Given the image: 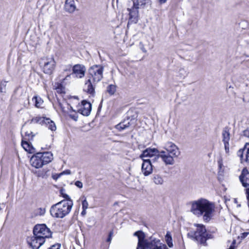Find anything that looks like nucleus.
I'll return each instance as SVG.
<instances>
[{"label":"nucleus","instance_id":"cd10ccee","mask_svg":"<svg viewBox=\"0 0 249 249\" xmlns=\"http://www.w3.org/2000/svg\"><path fill=\"white\" fill-rule=\"evenodd\" d=\"M145 0H134L133 1V6L139 9L140 6L145 4Z\"/></svg>","mask_w":249,"mask_h":249},{"label":"nucleus","instance_id":"7c9ffc66","mask_svg":"<svg viewBox=\"0 0 249 249\" xmlns=\"http://www.w3.org/2000/svg\"><path fill=\"white\" fill-rule=\"evenodd\" d=\"M33 100H35V106L37 107H40L43 103L42 100L41 99H38L36 97H34L33 98Z\"/></svg>","mask_w":249,"mask_h":249},{"label":"nucleus","instance_id":"c9c22d12","mask_svg":"<svg viewBox=\"0 0 249 249\" xmlns=\"http://www.w3.org/2000/svg\"><path fill=\"white\" fill-rule=\"evenodd\" d=\"M45 209L40 208L37 210V213L39 215H43L45 213Z\"/></svg>","mask_w":249,"mask_h":249},{"label":"nucleus","instance_id":"37998d69","mask_svg":"<svg viewBox=\"0 0 249 249\" xmlns=\"http://www.w3.org/2000/svg\"><path fill=\"white\" fill-rule=\"evenodd\" d=\"M243 135H244V136H245L247 137H249V129H247L243 131Z\"/></svg>","mask_w":249,"mask_h":249},{"label":"nucleus","instance_id":"de8ad7c7","mask_svg":"<svg viewBox=\"0 0 249 249\" xmlns=\"http://www.w3.org/2000/svg\"><path fill=\"white\" fill-rule=\"evenodd\" d=\"M86 210H87L83 209V211H82L81 213L82 216H84L86 214Z\"/></svg>","mask_w":249,"mask_h":249},{"label":"nucleus","instance_id":"f3484780","mask_svg":"<svg viewBox=\"0 0 249 249\" xmlns=\"http://www.w3.org/2000/svg\"><path fill=\"white\" fill-rule=\"evenodd\" d=\"M240 158L241 162H249V144L246 145L243 148L239 149L237 153Z\"/></svg>","mask_w":249,"mask_h":249},{"label":"nucleus","instance_id":"9d476101","mask_svg":"<svg viewBox=\"0 0 249 249\" xmlns=\"http://www.w3.org/2000/svg\"><path fill=\"white\" fill-rule=\"evenodd\" d=\"M136 120L135 118H127L115 125V128L121 131L127 129L130 127H134L135 126Z\"/></svg>","mask_w":249,"mask_h":249},{"label":"nucleus","instance_id":"e433bc0d","mask_svg":"<svg viewBox=\"0 0 249 249\" xmlns=\"http://www.w3.org/2000/svg\"><path fill=\"white\" fill-rule=\"evenodd\" d=\"M61 194L63 196V197L64 198H65V199H66V200H63V201H72L68 195L63 194L62 193H61Z\"/></svg>","mask_w":249,"mask_h":249},{"label":"nucleus","instance_id":"9b49d317","mask_svg":"<svg viewBox=\"0 0 249 249\" xmlns=\"http://www.w3.org/2000/svg\"><path fill=\"white\" fill-rule=\"evenodd\" d=\"M45 242V240L43 238L37 237L34 234L27 239V242L32 249H39Z\"/></svg>","mask_w":249,"mask_h":249},{"label":"nucleus","instance_id":"c756f323","mask_svg":"<svg viewBox=\"0 0 249 249\" xmlns=\"http://www.w3.org/2000/svg\"><path fill=\"white\" fill-rule=\"evenodd\" d=\"M34 173L38 177L44 178L46 176L47 171L42 170L34 172Z\"/></svg>","mask_w":249,"mask_h":249},{"label":"nucleus","instance_id":"bb28decb","mask_svg":"<svg viewBox=\"0 0 249 249\" xmlns=\"http://www.w3.org/2000/svg\"><path fill=\"white\" fill-rule=\"evenodd\" d=\"M165 241L170 248H172L173 246L172 242V238L169 231H167L165 236Z\"/></svg>","mask_w":249,"mask_h":249},{"label":"nucleus","instance_id":"f257e3e1","mask_svg":"<svg viewBox=\"0 0 249 249\" xmlns=\"http://www.w3.org/2000/svg\"><path fill=\"white\" fill-rule=\"evenodd\" d=\"M214 209V203L207 199L200 198L191 202L190 211L198 217L202 216L203 220L208 222L213 215Z\"/></svg>","mask_w":249,"mask_h":249},{"label":"nucleus","instance_id":"a878e982","mask_svg":"<svg viewBox=\"0 0 249 249\" xmlns=\"http://www.w3.org/2000/svg\"><path fill=\"white\" fill-rule=\"evenodd\" d=\"M154 182L157 185H161L164 182V180L161 176L159 175H154L153 177Z\"/></svg>","mask_w":249,"mask_h":249},{"label":"nucleus","instance_id":"a211bd4d","mask_svg":"<svg viewBox=\"0 0 249 249\" xmlns=\"http://www.w3.org/2000/svg\"><path fill=\"white\" fill-rule=\"evenodd\" d=\"M96 83V82H93L91 79L89 78L86 81L84 84L83 88L84 91L93 95L95 92L94 88Z\"/></svg>","mask_w":249,"mask_h":249},{"label":"nucleus","instance_id":"79ce46f5","mask_svg":"<svg viewBox=\"0 0 249 249\" xmlns=\"http://www.w3.org/2000/svg\"><path fill=\"white\" fill-rule=\"evenodd\" d=\"M71 172L70 170H66L65 171H64L63 172L61 173L59 176L60 177V176L62 175H64V174H67V175H70L71 174Z\"/></svg>","mask_w":249,"mask_h":249},{"label":"nucleus","instance_id":"f03ea898","mask_svg":"<svg viewBox=\"0 0 249 249\" xmlns=\"http://www.w3.org/2000/svg\"><path fill=\"white\" fill-rule=\"evenodd\" d=\"M164 150L160 152V156L166 165H173L174 158H178L180 155L178 147L173 142H168L164 144Z\"/></svg>","mask_w":249,"mask_h":249},{"label":"nucleus","instance_id":"b1692460","mask_svg":"<svg viewBox=\"0 0 249 249\" xmlns=\"http://www.w3.org/2000/svg\"><path fill=\"white\" fill-rule=\"evenodd\" d=\"M47 118L46 117H40V116H37L35 117L31 120V123H34V124H39L42 125H44L46 122V119H47Z\"/></svg>","mask_w":249,"mask_h":249},{"label":"nucleus","instance_id":"09e8293b","mask_svg":"<svg viewBox=\"0 0 249 249\" xmlns=\"http://www.w3.org/2000/svg\"><path fill=\"white\" fill-rule=\"evenodd\" d=\"M167 0H159V2L160 4L165 3Z\"/></svg>","mask_w":249,"mask_h":249},{"label":"nucleus","instance_id":"6e6552de","mask_svg":"<svg viewBox=\"0 0 249 249\" xmlns=\"http://www.w3.org/2000/svg\"><path fill=\"white\" fill-rule=\"evenodd\" d=\"M39 64L44 73L51 74L54 70L55 61L53 56L43 57L40 59Z\"/></svg>","mask_w":249,"mask_h":249},{"label":"nucleus","instance_id":"aec40b11","mask_svg":"<svg viewBox=\"0 0 249 249\" xmlns=\"http://www.w3.org/2000/svg\"><path fill=\"white\" fill-rule=\"evenodd\" d=\"M158 153L159 151L156 148H147L140 155V158L143 160L145 157H154Z\"/></svg>","mask_w":249,"mask_h":249},{"label":"nucleus","instance_id":"4be33fe9","mask_svg":"<svg viewBox=\"0 0 249 249\" xmlns=\"http://www.w3.org/2000/svg\"><path fill=\"white\" fill-rule=\"evenodd\" d=\"M21 145L22 147L28 152L30 153H33L35 152V148L29 142L22 141Z\"/></svg>","mask_w":249,"mask_h":249},{"label":"nucleus","instance_id":"1a4fd4ad","mask_svg":"<svg viewBox=\"0 0 249 249\" xmlns=\"http://www.w3.org/2000/svg\"><path fill=\"white\" fill-rule=\"evenodd\" d=\"M33 233L35 235L45 240L51 237L52 232L50 229L45 224H38L35 226L33 230Z\"/></svg>","mask_w":249,"mask_h":249},{"label":"nucleus","instance_id":"20e7f679","mask_svg":"<svg viewBox=\"0 0 249 249\" xmlns=\"http://www.w3.org/2000/svg\"><path fill=\"white\" fill-rule=\"evenodd\" d=\"M196 229L190 231L187 233V236L196 242L198 244L206 246L207 240L213 238V235L207 232L204 225L201 224H194Z\"/></svg>","mask_w":249,"mask_h":249},{"label":"nucleus","instance_id":"a19ab883","mask_svg":"<svg viewBox=\"0 0 249 249\" xmlns=\"http://www.w3.org/2000/svg\"><path fill=\"white\" fill-rule=\"evenodd\" d=\"M140 48L142 50V51L143 53H146L147 51L144 47V45L142 44V42H140L139 44Z\"/></svg>","mask_w":249,"mask_h":249},{"label":"nucleus","instance_id":"dca6fc26","mask_svg":"<svg viewBox=\"0 0 249 249\" xmlns=\"http://www.w3.org/2000/svg\"><path fill=\"white\" fill-rule=\"evenodd\" d=\"M222 141L224 144L225 152L226 154H228L230 151L229 141L230 140V133L227 127L224 128L222 131Z\"/></svg>","mask_w":249,"mask_h":249},{"label":"nucleus","instance_id":"39448f33","mask_svg":"<svg viewBox=\"0 0 249 249\" xmlns=\"http://www.w3.org/2000/svg\"><path fill=\"white\" fill-rule=\"evenodd\" d=\"M72 206V201H61L51 207V214L54 217L63 218L70 213Z\"/></svg>","mask_w":249,"mask_h":249},{"label":"nucleus","instance_id":"4c0bfd02","mask_svg":"<svg viewBox=\"0 0 249 249\" xmlns=\"http://www.w3.org/2000/svg\"><path fill=\"white\" fill-rule=\"evenodd\" d=\"M75 185L79 188H83V183L80 181H76L75 182Z\"/></svg>","mask_w":249,"mask_h":249},{"label":"nucleus","instance_id":"0eeeda50","mask_svg":"<svg viewBox=\"0 0 249 249\" xmlns=\"http://www.w3.org/2000/svg\"><path fill=\"white\" fill-rule=\"evenodd\" d=\"M104 67L100 65H95L90 67L88 70V78L93 82L98 83L103 78Z\"/></svg>","mask_w":249,"mask_h":249},{"label":"nucleus","instance_id":"49530a36","mask_svg":"<svg viewBox=\"0 0 249 249\" xmlns=\"http://www.w3.org/2000/svg\"><path fill=\"white\" fill-rule=\"evenodd\" d=\"M218 167H219V169H221L222 167V165H223L222 160H219L218 161Z\"/></svg>","mask_w":249,"mask_h":249},{"label":"nucleus","instance_id":"4468645a","mask_svg":"<svg viewBox=\"0 0 249 249\" xmlns=\"http://www.w3.org/2000/svg\"><path fill=\"white\" fill-rule=\"evenodd\" d=\"M142 160V172L144 176H148L152 173L154 168L149 159H143Z\"/></svg>","mask_w":249,"mask_h":249},{"label":"nucleus","instance_id":"f8f14e48","mask_svg":"<svg viewBox=\"0 0 249 249\" xmlns=\"http://www.w3.org/2000/svg\"><path fill=\"white\" fill-rule=\"evenodd\" d=\"M86 68L82 64H76L72 68V74L78 78H82L84 77Z\"/></svg>","mask_w":249,"mask_h":249},{"label":"nucleus","instance_id":"6ab92c4d","mask_svg":"<svg viewBox=\"0 0 249 249\" xmlns=\"http://www.w3.org/2000/svg\"><path fill=\"white\" fill-rule=\"evenodd\" d=\"M239 179L243 186H249V172L246 168L243 169Z\"/></svg>","mask_w":249,"mask_h":249},{"label":"nucleus","instance_id":"2eb2a0df","mask_svg":"<svg viewBox=\"0 0 249 249\" xmlns=\"http://www.w3.org/2000/svg\"><path fill=\"white\" fill-rule=\"evenodd\" d=\"M91 110V104L86 101H83L80 107L78 109V112L84 116H89Z\"/></svg>","mask_w":249,"mask_h":249},{"label":"nucleus","instance_id":"5701e85b","mask_svg":"<svg viewBox=\"0 0 249 249\" xmlns=\"http://www.w3.org/2000/svg\"><path fill=\"white\" fill-rule=\"evenodd\" d=\"M160 154L158 155L155 156L154 157L151 159H149L150 161L151 164L153 166L154 169L156 170L157 168H159V164L160 161H159L160 158Z\"/></svg>","mask_w":249,"mask_h":249},{"label":"nucleus","instance_id":"2f4dec72","mask_svg":"<svg viewBox=\"0 0 249 249\" xmlns=\"http://www.w3.org/2000/svg\"><path fill=\"white\" fill-rule=\"evenodd\" d=\"M7 82L5 81H1L0 84V91L1 92H6V87Z\"/></svg>","mask_w":249,"mask_h":249},{"label":"nucleus","instance_id":"58836bf2","mask_svg":"<svg viewBox=\"0 0 249 249\" xmlns=\"http://www.w3.org/2000/svg\"><path fill=\"white\" fill-rule=\"evenodd\" d=\"M60 245L59 244H54L50 247L48 249H59Z\"/></svg>","mask_w":249,"mask_h":249},{"label":"nucleus","instance_id":"a18cd8bd","mask_svg":"<svg viewBox=\"0 0 249 249\" xmlns=\"http://www.w3.org/2000/svg\"><path fill=\"white\" fill-rule=\"evenodd\" d=\"M235 242H236V241L235 240H234L231 244V246L229 248V249H235V247L234 246L235 244Z\"/></svg>","mask_w":249,"mask_h":249},{"label":"nucleus","instance_id":"393cba45","mask_svg":"<svg viewBox=\"0 0 249 249\" xmlns=\"http://www.w3.org/2000/svg\"><path fill=\"white\" fill-rule=\"evenodd\" d=\"M44 125H45L49 129L52 131H55L56 129L55 124L54 122L49 118H47V119H46V122Z\"/></svg>","mask_w":249,"mask_h":249},{"label":"nucleus","instance_id":"ddd939ff","mask_svg":"<svg viewBox=\"0 0 249 249\" xmlns=\"http://www.w3.org/2000/svg\"><path fill=\"white\" fill-rule=\"evenodd\" d=\"M138 8L134 7L128 8L129 12V20L128 24L136 23L139 20V11Z\"/></svg>","mask_w":249,"mask_h":249},{"label":"nucleus","instance_id":"423d86ee","mask_svg":"<svg viewBox=\"0 0 249 249\" xmlns=\"http://www.w3.org/2000/svg\"><path fill=\"white\" fill-rule=\"evenodd\" d=\"M53 159V155L51 152H38L31 157L30 163L32 166L36 168H39L50 162Z\"/></svg>","mask_w":249,"mask_h":249},{"label":"nucleus","instance_id":"ea45409f","mask_svg":"<svg viewBox=\"0 0 249 249\" xmlns=\"http://www.w3.org/2000/svg\"><path fill=\"white\" fill-rule=\"evenodd\" d=\"M56 90L57 92L60 93L64 92L63 88L61 85L56 88Z\"/></svg>","mask_w":249,"mask_h":249},{"label":"nucleus","instance_id":"c85d7f7f","mask_svg":"<svg viewBox=\"0 0 249 249\" xmlns=\"http://www.w3.org/2000/svg\"><path fill=\"white\" fill-rule=\"evenodd\" d=\"M116 90V86L114 85H109L107 88V91L108 93H109L110 95H113L114 94Z\"/></svg>","mask_w":249,"mask_h":249},{"label":"nucleus","instance_id":"c03bdc74","mask_svg":"<svg viewBox=\"0 0 249 249\" xmlns=\"http://www.w3.org/2000/svg\"><path fill=\"white\" fill-rule=\"evenodd\" d=\"M112 234H113V231H111L109 233L108 237L107 239V242H110L111 241V236H112Z\"/></svg>","mask_w":249,"mask_h":249},{"label":"nucleus","instance_id":"7ed1b4c3","mask_svg":"<svg viewBox=\"0 0 249 249\" xmlns=\"http://www.w3.org/2000/svg\"><path fill=\"white\" fill-rule=\"evenodd\" d=\"M134 235L138 238L137 249H168L166 245L158 239L151 237L149 240H144V235L142 231L135 232Z\"/></svg>","mask_w":249,"mask_h":249},{"label":"nucleus","instance_id":"f704fd0d","mask_svg":"<svg viewBox=\"0 0 249 249\" xmlns=\"http://www.w3.org/2000/svg\"><path fill=\"white\" fill-rule=\"evenodd\" d=\"M82 209L87 210L88 208L89 207V203L88 201L86 200V198H85V199L82 201Z\"/></svg>","mask_w":249,"mask_h":249},{"label":"nucleus","instance_id":"412c9836","mask_svg":"<svg viewBox=\"0 0 249 249\" xmlns=\"http://www.w3.org/2000/svg\"><path fill=\"white\" fill-rule=\"evenodd\" d=\"M76 5L74 0H66L65 4V9L69 13H73L76 9Z\"/></svg>","mask_w":249,"mask_h":249},{"label":"nucleus","instance_id":"473e14b6","mask_svg":"<svg viewBox=\"0 0 249 249\" xmlns=\"http://www.w3.org/2000/svg\"><path fill=\"white\" fill-rule=\"evenodd\" d=\"M69 116L71 119L73 120L74 121H77L78 116L77 113H76L74 111L73 112L70 113Z\"/></svg>","mask_w":249,"mask_h":249},{"label":"nucleus","instance_id":"72a5a7b5","mask_svg":"<svg viewBox=\"0 0 249 249\" xmlns=\"http://www.w3.org/2000/svg\"><path fill=\"white\" fill-rule=\"evenodd\" d=\"M25 136L27 137V139L29 140L32 139L34 135L33 134V132L31 131H27L25 132Z\"/></svg>","mask_w":249,"mask_h":249}]
</instances>
